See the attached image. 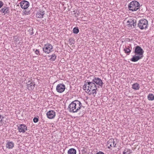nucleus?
Masks as SVG:
<instances>
[{
  "label": "nucleus",
  "mask_w": 154,
  "mask_h": 154,
  "mask_svg": "<svg viewBox=\"0 0 154 154\" xmlns=\"http://www.w3.org/2000/svg\"><path fill=\"white\" fill-rule=\"evenodd\" d=\"M35 49H33V51H34L35 52Z\"/></svg>",
  "instance_id": "nucleus-39"
},
{
  "label": "nucleus",
  "mask_w": 154,
  "mask_h": 154,
  "mask_svg": "<svg viewBox=\"0 0 154 154\" xmlns=\"http://www.w3.org/2000/svg\"><path fill=\"white\" fill-rule=\"evenodd\" d=\"M53 47L50 44L47 43L44 45L43 50L45 53L48 54L53 51Z\"/></svg>",
  "instance_id": "nucleus-5"
},
{
  "label": "nucleus",
  "mask_w": 154,
  "mask_h": 154,
  "mask_svg": "<svg viewBox=\"0 0 154 154\" xmlns=\"http://www.w3.org/2000/svg\"><path fill=\"white\" fill-rule=\"evenodd\" d=\"M148 22L147 20L142 19L140 20L137 24V26L141 29H146L147 28Z\"/></svg>",
  "instance_id": "nucleus-4"
},
{
  "label": "nucleus",
  "mask_w": 154,
  "mask_h": 154,
  "mask_svg": "<svg viewBox=\"0 0 154 154\" xmlns=\"http://www.w3.org/2000/svg\"><path fill=\"white\" fill-rule=\"evenodd\" d=\"M20 3L21 7L23 9H26L29 6V2L25 0L22 1Z\"/></svg>",
  "instance_id": "nucleus-9"
},
{
  "label": "nucleus",
  "mask_w": 154,
  "mask_h": 154,
  "mask_svg": "<svg viewBox=\"0 0 154 154\" xmlns=\"http://www.w3.org/2000/svg\"><path fill=\"white\" fill-rule=\"evenodd\" d=\"M128 149L126 148L125 149L124 151L123 152V154H127V152H128Z\"/></svg>",
  "instance_id": "nucleus-29"
},
{
  "label": "nucleus",
  "mask_w": 154,
  "mask_h": 154,
  "mask_svg": "<svg viewBox=\"0 0 154 154\" xmlns=\"http://www.w3.org/2000/svg\"><path fill=\"white\" fill-rule=\"evenodd\" d=\"M4 117L1 115H0V125L1 126L4 124L3 120Z\"/></svg>",
  "instance_id": "nucleus-24"
},
{
  "label": "nucleus",
  "mask_w": 154,
  "mask_h": 154,
  "mask_svg": "<svg viewBox=\"0 0 154 154\" xmlns=\"http://www.w3.org/2000/svg\"><path fill=\"white\" fill-rule=\"evenodd\" d=\"M35 53L37 55H40V52L38 49H36L35 51Z\"/></svg>",
  "instance_id": "nucleus-30"
},
{
  "label": "nucleus",
  "mask_w": 154,
  "mask_h": 154,
  "mask_svg": "<svg viewBox=\"0 0 154 154\" xmlns=\"http://www.w3.org/2000/svg\"><path fill=\"white\" fill-rule=\"evenodd\" d=\"M82 106L81 102L78 100H75L69 104L68 109L70 112L75 113L79 111Z\"/></svg>",
  "instance_id": "nucleus-2"
},
{
  "label": "nucleus",
  "mask_w": 154,
  "mask_h": 154,
  "mask_svg": "<svg viewBox=\"0 0 154 154\" xmlns=\"http://www.w3.org/2000/svg\"><path fill=\"white\" fill-rule=\"evenodd\" d=\"M23 12L25 15H28L30 14V11H23Z\"/></svg>",
  "instance_id": "nucleus-27"
},
{
  "label": "nucleus",
  "mask_w": 154,
  "mask_h": 154,
  "mask_svg": "<svg viewBox=\"0 0 154 154\" xmlns=\"http://www.w3.org/2000/svg\"><path fill=\"white\" fill-rule=\"evenodd\" d=\"M5 9V7L4 8H2L1 10L0 11L2 12V13H3V11H4V9Z\"/></svg>",
  "instance_id": "nucleus-35"
},
{
  "label": "nucleus",
  "mask_w": 154,
  "mask_h": 154,
  "mask_svg": "<svg viewBox=\"0 0 154 154\" xmlns=\"http://www.w3.org/2000/svg\"><path fill=\"white\" fill-rule=\"evenodd\" d=\"M33 29L32 28H30L29 29V33L30 35H32L33 34Z\"/></svg>",
  "instance_id": "nucleus-26"
},
{
  "label": "nucleus",
  "mask_w": 154,
  "mask_h": 154,
  "mask_svg": "<svg viewBox=\"0 0 154 154\" xmlns=\"http://www.w3.org/2000/svg\"><path fill=\"white\" fill-rule=\"evenodd\" d=\"M79 32V29L77 27H74L73 30V32L75 34H78Z\"/></svg>",
  "instance_id": "nucleus-22"
},
{
  "label": "nucleus",
  "mask_w": 154,
  "mask_h": 154,
  "mask_svg": "<svg viewBox=\"0 0 154 154\" xmlns=\"http://www.w3.org/2000/svg\"><path fill=\"white\" fill-rule=\"evenodd\" d=\"M134 53L135 55H139L143 57V54L144 51L141 47L139 46H137L135 47Z\"/></svg>",
  "instance_id": "nucleus-6"
},
{
  "label": "nucleus",
  "mask_w": 154,
  "mask_h": 154,
  "mask_svg": "<svg viewBox=\"0 0 154 154\" xmlns=\"http://www.w3.org/2000/svg\"><path fill=\"white\" fill-rule=\"evenodd\" d=\"M65 86L64 84L60 83L57 86L56 90L58 92L61 93L65 91Z\"/></svg>",
  "instance_id": "nucleus-7"
},
{
  "label": "nucleus",
  "mask_w": 154,
  "mask_h": 154,
  "mask_svg": "<svg viewBox=\"0 0 154 154\" xmlns=\"http://www.w3.org/2000/svg\"><path fill=\"white\" fill-rule=\"evenodd\" d=\"M38 119L36 117H34L33 119V122L35 123L38 122Z\"/></svg>",
  "instance_id": "nucleus-28"
},
{
  "label": "nucleus",
  "mask_w": 154,
  "mask_h": 154,
  "mask_svg": "<svg viewBox=\"0 0 154 154\" xmlns=\"http://www.w3.org/2000/svg\"><path fill=\"white\" fill-rule=\"evenodd\" d=\"M96 154H105L103 152L101 151H99L97 152Z\"/></svg>",
  "instance_id": "nucleus-34"
},
{
  "label": "nucleus",
  "mask_w": 154,
  "mask_h": 154,
  "mask_svg": "<svg viewBox=\"0 0 154 154\" xmlns=\"http://www.w3.org/2000/svg\"><path fill=\"white\" fill-rule=\"evenodd\" d=\"M3 3L2 1H0V8H1L3 5Z\"/></svg>",
  "instance_id": "nucleus-31"
},
{
  "label": "nucleus",
  "mask_w": 154,
  "mask_h": 154,
  "mask_svg": "<svg viewBox=\"0 0 154 154\" xmlns=\"http://www.w3.org/2000/svg\"><path fill=\"white\" fill-rule=\"evenodd\" d=\"M148 99L149 100H154V95L152 94H149L147 96Z\"/></svg>",
  "instance_id": "nucleus-21"
},
{
  "label": "nucleus",
  "mask_w": 154,
  "mask_h": 154,
  "mask_svg": "<svg viewBox=\"0 0 154 154\" xmlns=\"http://www.w3.org/2000/svg\"><path fill=\"white\" fill-rule=\"evenodd\" d=\"M7 143L6 144V146L7 148L9 149H12L14 146V143L12 141H8L7 140Z\"/></svg>",
  "instance_id": "nucleus-13"
},
{
  "label": "nucleus",
  "mask_w": 154,
  "mask_h": 154,
  "mask_svg": "<svg viewBox=\"0 0 154 154\" xmlns=\"http://www.w3.org/2000/svg\"><path fill=\"white\" fill-rule=\"evenodd\" d=\"M137 25L136 21L135 22H134V23L132 24V25L134 28H135Z\"/></svg>",
  "instance_id": "nucleus-32"
},
{
  "label": "nucleus",
  "mask_w": 154,
  "mask_h": 154,
  "mask_svg": "<svg viewBox=\"0 0 154 154\" xmlns=\"http://www.w3.org/2000/svg\"><path fill=\"white\" fill-rule=\"evenodd\" d=\"M131 48L130 49V47L129 46H125V48H124V51L126 54L129 55L131 51Z\"/></svg>",
  "instance_id": "nucleus-15"
},
{
  "label": "nucleus",
  "mask_w": 154,
  "mask_h": 154,
  "mask_svg": "<svg viewBox=\"0 0 154 154\" xmlns=\"http://www.w3.org/2000/svg\"><path fill=\"white\" fill-rule=\"evenodd\" d=\"M136 20L135 19L131 20L130 19L129 20L127 21V23L129 25H130L131 27H132L133 23H134V22H135Z\"/></svg>",
  "instance_id": "nucleus-20"
},
{
  "label": "nucleus",
  "mask_w": 154,
  "mask_h": 154,
  "mask_svg": "<svg viewBox=\"0 0 154 154\" xmlns=\"http://www.w3.org/2000/svg\"><path fill=\"white\" fill-rule=\"evenodd\" d=\"M132 152V151L130 149H128V152H127L128 154H130Z\"/></svg>",
  "instance_id": "nucleus-33"
},
{
  "label": "nucleus",
  "mask_w": 154,
  "mask_h": 154,
  "mask_svg": "<svg viewBox=\"0 0 154 154\" xmlns=\"http://www.w3.org/2000/svg\"><path fill=\"white\" fill-rule=\"evenodd\" d=\"M18 40V38H15V40H14V41L15 42H17Z\"/></svg>",
  "instance_id": "nucleus-36"
},
{
  "label": "nucleus",
  "mask_w": 154,
  "mask_h": 154,
  "mask_svg": "<svg viewBox=\"0 0 154 154\" xmlns=\"http://www.w3.org/2000/svg\"><path fill=\"white\" fill-rule=\"evenodd\" d=\"M75 41L71 38H70L69 39V44L71 45L72 44H74Z\"/></svg>",
  "instance_id": "nucleus-25"
},
{
  "label": "nucleus",
  "mask_w": 154,
  "mask_h": 154,
  "mask_svg": "<svg viewBox=\"0 0 154 154\" xmlns=\"http://www.w3.org/2000/svg\"><path fill=\"white\" fill-rule=\"evenodd\" d=\"M76 150L74 148L70 149L68 151V154H76Z\"/></svg>",
  "instance_id": "nucleus-19"
},
{
  "label": "nucleus",
  "mask_w": 154,
  "mask_h": 154,
  "mask_svg": "<svg viewBox=\"0 0 154 154\" xmlns=\"http://www.w3.org/2000/svg\"><path fill=\"white\" fill-rule=\"evenodd\" d=\"M84 112H83V113H82V114L81 115V116H82L84 114Z\"/></svg>",
  "instance_id": "nucleus-38"
},
{
  "label": "nucleus",
  "mask_w": 154,
  "mask_h": 154,
  "mask_svg": "<svg viewBox=\"0 0 154 154\" xmlns=\"http://www.w3.org/2000/svg\"><path fill=\"white\" fill-rule=\"evenodd\" d=\"M47 117L49 119H52L55 116V112L53 110H51L47 112L46 114Z\"/></svg>",
  "instance_id": "nucleus-11"
},
{
  "label": "nucleus",
  "mask_w": 154,
  "mask_h": 154,
  "mask_svg": "<svg viewBox=\"0 0 154 154\" xmlns=\"http://www.w3.org/2000/svg\"><path fill=\"white\" fill-rule=\"evenodd\" d=\"M115 142L114 139H110L107 142V146L108 148L110 149H111V147H115L116 145V143H115Z\"/></svg>",
  "instance_id": "nucleus-8"
},
{
  "label": "nucleus",
  "mask_w": 154,
  "mask_h": 154,
  "mask_svg": "<svg viewBox=\"0 0 154 154\" xmlns=\"http://www.w3.org/2000/svg\"><path fill=\"white\" fill-rule=\"evenodd\" d=\"M85 84L83 85V89L89 95L95 94H97L96 90L97 87L96 84L100 87H102L103 83L102 81L99 78L95 77L92 82H85Z\"/></svg>",
  "instance_id": "nucleus-1"
},
{
  "label": "nucleus",
  "mask_w": 154,
  "mask_h": 154,
  "mask_svg": "<svg viewBox=\"0 0 154 154\" xmlns=\"http://www.w3.org/2000/svg\"><path fill=\"white\" fill-rule=\"evenodd\" d=\"M143 57L142 56H140L139 55H135L133 56L132 57L131 59L130 60L132 62H135L142 59Z\"/></svg>",
  "instance_id": "nucleus-12"
},
{
  "label": "nucleus",
  "mask_w": 154,
  "mask_h": 154,
  "mask_svg": "<svg viewBox=\"0 0 154 154\" xmlns=\"http://www.w3.org/2000/svg\"><path fill=\"white\" fill-rule=\"evenodd\" d=\"M140 7L139 3L136 1L131 2L128 5V8L130 11H137Z\"/></svg>",
  "instance_id": "nucleus-3"
},
{
  "label": "nucleus",
  "mask_w": 154,
  "mask_h": 154,
  "mask_svg": "<svg viewBox=\"0 0 154 154\" xmlns=\"http://www.w3.org/2000/svg\"><path fill=\"white\" fill-rule=\"evenodd\" d=\"M45 14V11L42 10L37 12L36 14V17L38 18H42L43 17V16Z\"/></svg>",
  "instance_id": "nucleus-14"
},
{
  "label": "nucleus",
  "mask_w": 154,
  "mask_h": 154,
  "mask_svg": "<svg viewBox=\"0 0 154 154\" xmlns=\"http://www.w3.org/2000/svg\"><path fill=\"white\" fill-rule=\"evenodd\" d=\"M74 14H75V16L76 17H78V16L79 14L78 13L76 14V13H74Z\"/></svg>",
  "instance_id": "nucleus-37"
},
{
  "label": "nucleus",
  "mask_w": 154,
  "mask_h": 154,
  "mask_svg": "<svg viewBox=\"0 0 154 154\" xmlns=\"http://www.w3.org/2000/svg\"><path fill=\"white\" fill-rule=\"evenodd\" d=\"M48 57L50 58L49 60H50L51 61H54L56 58L57 56L55 54H53L51 55L48 56Z\"/></svg>",
  "instance_id": "nucleus-18"
},
{
  "label": "nucleus",
  "mask_w": 154,
  "mask_h": 154,
  "mask_svg": "<svg viewBox=\"0 0 154 154\" xmlns=\"http://www.w3.org/2000/svg\"><path fill=\"white\" fill-rule=\"evenodd\" d=\"M9 12V8L7 7H5V9L3 11L4 14L5 15L7 14Z\"/></svg>",
  "instance_id": "nucleus-23"
},
{
  "label": "nucleus",
  "mask_w": 154,
  "mask_h": 154,
  "mask_svg": "<svg viewBox=\"0 0 154 154\" xmlns=\"http://www.w3.org/2000/svg\"><path fill=\"white\" fill-rule=\"evenodd\" d=\"M27 86L28 87H30L31 89H33L35 86V84H33L32 82H31V81L29 80L28 82L26 83Z\"/></svg>",
  "instance_id": "nucleus-16"
},
{
  "label": "nucleus",
  "mask_w": 154,
  "mask_h": 154,
  "mask_svg": "<svg viewBox=\"0 0 154 154\" xmlns=\"http://www.w3.org/2000/svg\"><path fill=\"white\" fill-rule=\"evenodd\" d=\"M18 130L20 132L24 133L27 130V127L24 124H21L18 126Z\"/></svg>",
  "instance_id": "nucleus-10"
},
{
  "label": "nucleus",
  "mask_w": 154,
  "mask_h": 154,
  "mask_svg": "<svg viewBox=\"0 0 154 154\" xmlns=\"http://www.w3.org/2000/svg\"><path fill=\"white\" fill-rule=\"evenodd\" d=\"M132 88L135 90H138L140 88L139 85L137 83H134L132 85Z\"/></svg>",
  "instance_id": "nucleus-17"
}]
</instances>
